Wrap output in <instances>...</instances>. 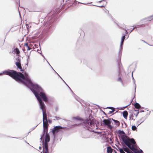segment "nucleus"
<instances>
[{
  "label": "nucleus",
  "mask_w": 153,
  "mask_h": 153,
  "mask_svg": "<svg viewBox=\"0 0 153 153\" xmlns=\"http://www.w3.org/2000/svg\"><path fill=\"white\" fill-rule=\"evenodd\" d=\"M4 74L8 75L16 81L22 83L31 91L32 88L37 87L38 84L33 83L28 74L25 73L24 75L21 72H17L14 70L8 69L2 72Z\"/></svg>",
  "instance_id": "nucleus-1"
},
{
  "label": "nucleus",
  "mask_w": 153,
  "mask_h": 153,
  "mask_svg": "<svg viewBox=\"0 0 153 153\" xmlns=\"http://www.w3.org/2000/svg\"><path fill=\"white\" fill-rule=\"evenodd\" d=\"M37 87H35L31 90L33 93L37 100L39 102L40 108L42 111L43 119L47 118V114L45 110V105L41 98L45 102H48L47 97L45 94L44 92L43 89L38 85Z\"/></svg>",
  "instance_id": "nucleus-2"
},
{
  "label": "nucleus",
  "mask_w": 153,
  "mask_h": 153,
  "mask_svg": "<svg viewBox=\"0 0 153 153\" xmlns=\"http://www.w3.org/2000/svg\"><path fill=\"white\" fill-rule=\"evenodd\" d=\"M120 140L122 141L123 143L126 145L128 148L134 152H136V149L133 146L132 144H135L136 142L134 139L132 138H129V137L126 136L118 135Z\"/></svg>",
  "instance_id": "nucleus-3"
},
{
  "label": "nucleus",
  "mask_w": 153,
  "mask_h": 153,
  "mask_svg": "<svg viewBox=\"0 0 153 153\" xmlns=\"http://www.w3.org/2000/svg\"><path fill=\"white\" fill-rule=\"evenodd\" d=\"M92 114H90L88 118H87L82 123V125L83 128L89 131H90L91 130L90 126H91L92 125H93V126L97 125V123H98V122L94 119H92Z\"/></svg>",
  "instance_id": "nucleus-4"
},
{
  "label": "nucleus",
  "mask_w": 153,
  "mask_h": 153,
  "mask_svg": "<svg viewBox=\"0 0 153 153\" xmlns=\"http://www.w3.org/2000/svg\"><path fill=\"white\" fill-rule=\"evenodd\" d=\"M54 19L52 18V17L50 18L47 22L45 21L44 25L45 28L43 30L42 33L43 34L46 35L48 33L53 30V23Z\"/></svg>",
  "instance_id": "nucleus-5"
},
{
  "label": "nucleus",
  "mask_w": 153,
  "mask_h": 153,
  "mask_svg": "<svg viewBox=\"0 0 153 153\" xmlns=\"http://www.w3.org/2000/svg\"><path fill=\"white\" fill-rule=\"evenodd\" d=\"M112 119L108 118L107 119H104L102 121L103 123L101 125H104V126H107L110 129L113 128V126L111 125V122Z\"/></svg>",
  "instance_id": "nucleus-6"
},
{
  "label": "nucleus",
  "mask_w": 153,
  "mask_h": 153,
  "mask_svg": "<svg viewBox=\"0 0 153 153\" xmlns=\"http://www.w3.org/2000/svg\"><path fill=\"white\" fill-rule=\"evenodd\" d=\"M42 139H43L42 142L43 141V142L48 143L50 141V140L49 134L48 133H45L43 135V134L40 138L41 140H42Z\"/></svg>",
  "instance_id": "nucleus-7"
},
{
  "label": "nucleus",
  "mask_w": 153,
  "mask_h": 153,
  "mask_svg": "<svg viewBox=\"0 0 153 153\" xmlns=\"http://www.w3.org/2000/svg\"><path fill=\"white\" fill-rule=\"evenodd\" d=\"M91 133L89 131H87L83 132L81 134V137L83 139L90 138L91 137Z\"/></svg>",
  "instance_id": "nucleus-8"
},
{
  "label": "nucleus",
  "mask_w": 153,
  "mask_h": 153,
  "mask_svg": "<svg viewBox=\"0 0 153 153\" xmlns=\"http://www.w3.org/2000/svg\"><path fill=\"white\" fill-rule=\"evenodd\" d=\"M64 128L59 126H56L52 129V131L53 134L54 135L59 131L61 129Z\"/></svg>",
  "instance_id": "nucleus-9"
},
{
  "label": "nucleus",
  "mask_w": 153,
  "mask_h": 153,
  "mask_svg": "<svg viewBox=\"0 0 153 153\" xmlns=\"http://www.w3.org/2000/svg\"><path fill=\"white\" fill-rule=\"evenodd\" d=\"M43 145V151H44L43 152L48 153V143L42 142Z\"/></svg>",
  "instance_id": "nucleus-10"
},
{
  "label": "nucleus",
  "mask_w": 153,
  "mask_h": 153,
  "mask_svg": "<svg viewBox=\"0 0 153 153\" xmlns=\"http://www.w3.org/2000/svg\"><path fill=\"white\" fill-rule=\"evenodd\" d=\"M48 125L43 126V135H44L45 134L48 133Z\"/></svg>",
  "instance_id": "nucleus-11"
},
{
  "label": "nucleus",
  "mask_w": 153,
  "mask_h": 153,
  "mask_svg": "<svg viewBox=\"0 0 153 153\" xmlns=\"http://www.w3.org/2000/svg\"><path fill=\"white\" fill-rule=\"evenodd\" d=\"M73 119L76 120H79L82 121H83V122L86 119H84L80 117L79 116H77L76 117H73Z\"/></svg>",
  "instance_id": "nucleus-12"
},
{
  "label": "nucleus",
  "mask_w": 153,
  "mask_h": 153,
  "mask_svg": "<svg viewBox=\"0 0 153 153\" xmlns=\"http://www.w3.org/2000/svg\"><path fill=\"white\" fill-rule=\"evenodd\" d=\"M123 115L124 118L127 119L128 115V113L127 111L125 110L123 112Z\"/></svg>",
  "instance_id": "nucleus-13"
},
{
  "label": "nucleus",
  "mask_w": 153,
  "mask_h": 153,
  "mask_svg": "<svg viewBox=\"0 0 153 153\" xmlns=\"http://www.w3.org/2000/svg\"><path fill=\"white\" fill-rule=\"evenodd\" d=\"M43 126L48 125L47 118H45L44 119H43Z\"/></svg>",
  "instance_id": "nucleus-14"
},
{
  "label": "nucleus",
  "mask_w": 153,
  "mask_h": 153,
  "mask_svg": "<svg viewBox=\"0 0 153 153\" xmlns=\"http://www.w3.org/2000/svg\"><path fill=\"white\" fill-rule=\"evenodd\" d=\"M118 134H119V135H123L125 134V132L123 130H118L117 132Z\"/></svg>",
  "instance_id": "nucleus-15"
},
{
  "label": "nucleus",
  "mask_w": 153,
  "mask_h": 153,
  "mask_svg": "<svg viewBox=\"0 0 153 153\" xmlns=\"http://www.w3.org/2000/svg\"><path fill=\"white\" fill-rule=\"evenodd\" d=\"M123 42H121L120 44V47H121V49H120V51H119V55H121L122 53V47L123 45Z\"/></svg>",
  "instance_id": "nucleus-16"
},
{
  "label": "nucleus",
  "mask_w": 153,
  "mask_h": 153,
  "mask_svg": "<svg viewBox=\"0 0 153 153\" xmlns=\"http://www.w3.org/2000/svg\"><path fill=\"white\" fill-rule=\"evenodd\" d=\"M112 120L114 122L115 124L117 125V126H119L120 124V122L117 120L112 118Z\"/></svg>",
  "instance_id": "nucleus-17"
},
{
  "label": "nucleus",
  "mask_w": 153,
  "mask_h": 153,
  "mask_svg": "<svg viewBox=\"0 0 153 153\" xmlns=\"http://www.w3.org/2000/svg\"><path fill=\"white\" fill-rule=\"evenodd\" d=\"M134 106L135 108L136 109H138L141 107L139 103L137 102H136L134 104Z\"/></svg>",
  "instance_id": "nucleus-18"
},
{
  "label": "nucleus",
  "mask_w": 153,
  "mask_h": 153,
  "mask_svg": "<svg viewBox=\"0 0 153 153\" xmlns=\"http://www.w3.org/2000/svg\"><path fill=\"white\" fill-rule=\"evenodd\" d=\"M107 153H111L112 152V149L110 146H108L107 148Z\"/></svg>",
  "instance_id": "nucleus-19"
},
{
  "label": "nucleus",
  "mask_w": 153,
  "mask_h": 153,
  "mask_svg": "<svg viewBox=\"0 0 153 153\" xmlns=\"http://www.w3.org/2000/svg\"><path fill=\"white\" fill-rule=\"evenodd\" d=\"M152 19H153V16L152 15L147 18L144 19L143 20L146 19L148 21H150Z\"/></svg>",
  "instance_id": "nucleus-20"
},
{
  "label": "nucleus",
  "mask_w": 153,
  "mask_h": 153,
  "mask_svg": "<svg viewBox=\"0 0 153 153\" xmlns=\"http://www.w3.org/2000/svg\"><path fill=\"white\" fill-rule=\"evenodd\" d=\"M13 51L15 52L16 53V54H17V55L18 54L20 53V51H19V50L17 48H16L14 49V50Z\"/></svg>",
  "instance_id": "nucleus-21"
},
{
  "label": "nucleus",
  "mask_w": 153,
  "mask_h": 153,
  "mask_svg": "<svg viewBox=\"0 0 153 153\" xmlns=\"http://www.w3.org/2000/svg\"><path fill=\"white\" fill-rule=\"evenodd\" d=\"M118 148L119 149V151L120 153H125L124 151V150L123 148H120L119 147H118Z\"/></svg>",
  "instance_id": "nucleus-22"
},
{
  "label": "nucleus",
  "mask_w": 153,
  "mask_h": 153,
  "mask_svg": "<svg viewBox=\"0 0 153 153\" xmlns=\"http://www.w3.org/2000/svg\"><path fill=\"white\" fill-rule=\"evenodd\" d=\"M25 46L27 48V51L30 50L31 49V48L29 47L27 43L25 44Z\"/></svg>",
  "instance_id": "nucleus-23"
},
{
  "label": "nucleus",
  "mask_w": 153,
  "mask_h": 153,
  "mask_svg": "<svg viewBox=\"0 0 153 153\" xmlns=\"http://www.w3.org/2000/svg\"><path fill=\"white\" fill-rule=\"evenodd\" d=\"M123 149H124V151L127 152H129L128 151V149L126 148V147L124 146H123Z\"/></svg>",
  "instance_id": "nucleus-24"
},
{
  "label": "nucleus",
  "mask_w": 153,
  "mask_h": 153,
  "mask_svg": "<svg viewBox=\"0 0 153 153\" xmlns=\"http://www.w3.org/2000/svg\"><path fill=\"white\" fill-rule=\"evenodd\" d=\"M134 116L133 115V114L132 113H131V114H130L129 116V120H133L134 121L135 120V119H133V117Z\"/></svg>",
  "instance_id": "nucleus-25"
},
{
  "label": "nucleus",
  "mask_w": 153,
  "mask_h": 153,
  "mask_svg": "<svg viewBox=\"0 0 153 153\" xmlns=\"http://www.w3.org/2000/svg\"><path fill=\"white\" fill-rule=\"evenodd\" d=\"M70 1V2H71V4H73L75 2H78V1H76V0H68V1ZM78 3H80L79 2H78Z\"/></svg>",
  "instance_id": "nucleus-26"
},
{
  "label": "nucleus",
  "mask_w": 153,
  "mask_h": 153,
  "mask_svg": "<svg viewBox=\"0 0 153 153\" xmlns=\"http://www.w3.org/2000/svg\"><path fill=\"white\" fill-rule=\"evenodd\" d=\"M117 80L118 81L120 82L121 83V84H123V80H122L121 78L120 77H119L117 79Z\"/></svg>",
  "instance_id": "nucleus-27"
},
{
  "label": "nucleus",
  "mask_w": 153,
  "mask_h": 153,
  "mask_svg": "<svg viewBox=\"0 0 153 153\" xmlns=\"http://www.w3.org/2000/svg\"><path fill=\"white\" fill-rule=\"evenodd\" d=\"M55 71V72L58 74V75L60 77L62 80L64 81V82L65 83V84L67 85V86L70 88V89L71 90V91L72 92V90L69 87L68 85L65 83V82L62 79V77L59 75V74L57 73Z\"/></svg>",
  "instance_id": "nucleus-28"
},
{
  "label": "nucleus",
  "mask_w": 153,
  "mask_h": 153,
  "mask_svg": "<svg viewBox=\"0 0 153 153\" xmlns=\"http://www.w3.org/2000/svg\"><path fill=\"white\" fill-rule=\"evenodd\" d=\"M137 129V127L134 125H133L131 127V129L133 131H135Z\"/></svg>",
  "instance_id": "nucleus-29"
},
{
  "label": "nucleus",
  "mask_w": 153,
  "mask_h": 153,
  "mask_svg": "<svg viewBox=\"0 0 153 153\" xmlns=\"http://www.w3.org/2000/svg\"><path fill=\"white\" fill-rule=\"evenodd\" d=\"M18 56H19V55H18ZM16 60H17L16 62H21V58L19 56H18L17 58H16Z\"/></svg>",
  "instance_id": "nucleus-30"
},
{
  "label": "nucleus",
  "mask_w": 153,
  "mask_h": 153,
  "mask_svg": "<svg viewBox=\"0 0 153 153\" xmlns=\"http://www.w3.org/2000/svg\"><path fill=\"white\" fill-rule=\"evenodd\" d=\"M17 68H18L19 69H20V71H22L23 72L24 70L22 69V66L21 65H19V66H17Z\"/></svg>",
  "instance_id": "nucleus-31"
},
{
  "label": "nucleus",
  "mask_w": 153,
  "mask_h": 153,
  "mask_svg": "<svg viewBox=\"0 0 153 153\" xmlns=\"http://www.w3.org/2000/svg\"><path fill=\"white\" fill-rule=\"evenodd\" d=\"M125 39V35L123 36L121 38V42H123L124 40Z\"/></svg>",
  "instance_id": "nucleus-32"
},
{
  "label": "nucleus",
  "mask_w": 153,
  "mask_h": 153,
  "mask_svg": "<svg viewBox=\"0 0 153 153\" xmlns=\"http://www.w3.org/2000/svg\"><path fill=\"white\" fill-rule=\"evenodd\" d=\"M134 111H136L137 112V113H136V116H135V117H137V116L138 115L139 113V112L138 111V110H134Z\"/></svg>",
  "instance_id": "nucleus-33"
},
{
  "label": "nucleus",
  "mask_w": 153,
  "mask_h": 153,
  "mask_svg": "<svg viewBox=\"0 0 153 153\" xmlns=\"http://www.w3.org/2000/svg\"><path fill=\"white\" fill-rule=\"evenodd\" d=\"M17 67V66H19L20 65H21V62H16L15 63Z\"/></svg>",
  "instance_id": "nucleus-34"
},
{
  "label": "nucleus",
  "mask_w": 153,
  "mask_h": 153,
  "mask_svg": "<svg viewBox=\"0 0 153 153\" xmlns=\"http://www.w3.org/2000/svg\"><path fill=\"white\" fill-rule=\"evenodd\" d=\"M137 152V153H143V152L141 149H140V150L138 151L137 152V151L136 152Z\"/></svg>",
  "instance_id": "nucleus-35"
},
{
  "label": "nucleus",
  "mask_w": 153,
  "mask_h": 153,
  "mask_svg": "<svg viewBox=\"0 0 153 153\" xmlns=\"http://www.w3.org/2000/svg\"><path fill=\"white\" fill-rule=\"evenodd\" d=\"M130 104H129L125 107H122V108H121L120 109H119L120 110H123L125 108H126V107H127Z\"/></svg>",
  "instance_id": "nucleus-36"
},
{
  "label": "nucleus",
  "mask_w": 153,
  "mask_h": 153,
  "mask_svg": "<svg viewBox=\"0 0 153 153\" xmlns=\"http://www.w3.org/2000/svg\"><path fill=\"white\" fill-rule=\"evenodd\" d=\"M141 41L143 42H144L147 44L148 45H150V46H152V45H150L148 43H147L146 42H145V41L144 40H142V39H141L140 40Z\"/></svg>",
  "instance_id": "nucleus-37"
},
{
  "label": "nucleus",
  "mask_w": 153,
  "mask_h": 153,
  "mask_svg": "<svg viewBox=\"0 0 153 153\" xmlns=\"http://www.w3.org/2000/svg\"><path fill=\"white\" fill-rule=\"evenodd\" d=\"M112 108H114L112 107H108L106 108H109L111 109H112Z\"/></svg>",
  "instance_id": "nucleus-38"
},
{
  "label": "nucleus",
  "mask_w": 153,
  "mask_h": 153,
  "mask_svg": "<svg viewBox=\"0 0 153 153\" xmlns=\"http://www.w3.org/2000/svg\"><path fill=\"white\" fill-rule=\"evenodd\" d=\"M143 121L142 122H141L140 123H139V121H138L137 122V123H138L137 126V127H138L142 123H143Z\"/></svg>",
  "instance_id": "nucleus-39"
},
{
  "label": "nucleus",
  "mask_w": 153,
  "mask_h": 153,
  "mask_svg": "<svg viewBox=\"0 0 153 153\" xmlns=\"http://www.w3.org/2000/svg\"><path fill=\"white\" fill-rule=\"evenodd\" d=\"M37 51H38V53H41V51L40 49V50H39L38 49L37 50Z\"/></svg>",
  "instance_id": "nucleus-40"
},
{
  "label": "nucleus",
  "mask_w": 153,
  "mask_h": 153,
  "mask_svg": "<svg viewBox=\"0 0 153 153\" xmlns=\"http://www.w3.org/2000/svg\"><path fill=\"white\" fill-rule=\"evenodd\" d=\"M134 28H133L132 30H130V31H129V33H131L134 30Z\"/></svg>",
  "instance_id": "nucleus-41"
},
{
  "label": "nucleus",
  "mask_w": 153,
  "mask_h": 153,
  "mask_svg": "<svg viewBox=\"0 0 153 153\" xmlns=\"http://www.w3.org/2000/svg\"><path fill=\"white\" fill-rule=\"evenodd\" d=\"M112 113V111H109V113H108V114H111Z\"/></svg>",
  "instance_id": "nucleus-42"
},
{
  "label": "nucleus",
  "mask_w": 153,
  "mask_h": 153,
  "mask_svg": "<svg viewBox=\"0 0 153 153\" xmlns=\"http://www.w3.org/2000/svg\"><path fill=\"white\" fill-rule=\"evenodd\" d=\"M112 109H111L112 110L111 111H112V112L113 113V112L115 111V110L114 109V108H112Z\"/></svg>",
  "instance_id": "nucleus-43"
},
{
  "label": "nucleus",
  "mask_w": 153,
  "mask_h": 153,
  "mask_svg": "<svg viewBox=\"0 0 153 153\" xmlns=\"http://www.w3.org/2000/svg\"><path fill=\"white\" fill-rule=\"evenodd\" d=\"M144 111L143 110H140V113H141V112H144Z\"/></svg>",
  "instance_id": "nucleus-44"
},
{
  "label": "nucleus",
  "mask_w": 153,
  "mask_h": 153,
  "mask_svg": "<svg viewBox=\"0 0 153 153\" xmlns=\"http://www.w3.org/2000/svg\"><path fill=\"white\" fill-rule=\"evenodd\" d=\"M29 58V56H28V58H27V61L28 62V58ZM27 65H27H28V62H27V64H26Z\"/></svg>",
  "instance_id": "nucleus-45"
},
{
  "label": "nucleus",
  "mask_w": 153,
  "mask_h": 153,
  "mask_svg": "<svg viewBox=\"0 0 153 153\" xmlns=\"http://www.w3.org/2000/svg\"><path fill=\"white\" fill-rule=\"evenodd\" d=\"M104 1V0H102V1H98V2L99 3H100L101 2H102V1Z\"/></svg>",
  "instance_id": "nucleus-46"
},
{
  "label": "nucleus",
  "mask_w": 153,
  "mask_h": 153,
  "mask_svg": "<svg viewBox=\"0 0 153 153\" xmlns=\"http://www.w3.org/2000/svg\"><path fill=\"white\" fill-rule=\"evenodd\" d=\"M136 87L135 86V91H134V97H135V92H136Z\"/></svg>",
  "instance_id": "nucleus-47"
},
{
  "label": "nucleus",
  "mask_w": 153,
  "mask_h": 153,
  "mask_svg": "<svg viewBox=\"0 0 153 153\" xmlns=\"http://www.w3.org/2000/svg\"><path fill=\"white\" fill-rule=\"evenodd\" d=\"M97 6V7H104L103 5L100 6Z\"/></svg>",
  "instance_id": "nucleus-48"
},
{
  "label": "nucleus",
  "mask_w": 153,
  "mask_h": 153,
  "mask_svg": "<svg viewBox=\"0 0 153 153\" xmlns=\"http://www.w3.org/2000/svg\"><path fill=\"white\" fill-rule=\"evenodd\" d=\"M17 138L18 139H22V138L21 137H18V138Z\"/></svg>",
  "instance_id": "nucleus-49"
},
{
  "label": "nucleus",
  "mask_w": 153,
  "mask_h": 153,
  "mask_svg": "<svg viewBox=\"0 0 153 153\" xmlns=\"http://www.w3.org/2000/svg\"><path fill=\"white\" fill-rule=\"evenodd\" d=\"M102 112L104 115H106V114L104 111H102Z\"/></svg>",
  "instance_id": "nucleus-50"
},
{
  "label": "nucleus",
  "mask_w": 153,
  "mask_h": 153,
  "mask_svg": "<svg viewBox=\"0 0 153 153\" xmlns=\"http://www.w3.org/2000/svg\"><path fill=\"white\" fill-rule=\"evenodd\" d=\"M133 72H132V79L134 80V78L133 77Z\"/></svg>",
  "instance_id": "nucleus-51"
},
{
  "label": "nucleus",
  "mask_w": 153,
  "mask_h": 153,
  "mask_svg": "<svg viewBox=\"0 0 153 153\" xmlns=\"http://www.w3.org/2000/svg\"><path fill=\"white\" fill-rule=\"evenodd\" d=\"M42 149V147H39V149L41 150V149Z\"/></svg>",
  "instance_id": "nucleus-52"
},
{
  "label": "nucleus",
  "mask_w": 153,
  "mask_h": 153,
  "mask_svg": "<svg viewBox=\"0 0 153 153\" xmlns=\"http://www.w3.org/2000/svg\"><path fill=\"white\" fill-rule=\"evenodd\" d=\"M128 33V32H127V31L126 30V33L127 34Z\"/></svg>",
  "instance_id": "nucleus-53"
},
{
  "label": "nucleus",
  "mask_w": 153,
  "mask_h": 153,
  "mask_svg": "<svg viewBox=\"0 0 153 153\" xmlns=\"http://www.w3.org/2000/svg\"><path fill=\"white\" fill-rule=\"evenodd\" d=\"M114 151V153H117V152L116 151H115V150Z\"/></svg>",
  "instance_id": "nucleus-54"
},
{
  "label": "nucleus",
  "mask_w": 153,
  "mask_h": 153,
  "mask_svg": "<svg viewBox=\"0 0 153 153\" xmlns=\"http://www.w3.org/2000/svg\"><path fill=\"white\" fill-rule=\"evenodd\" d=\"M121 62L120 61V62H118V64L119 65V64H120V63Z\"/></svg>",
  "instance_id": "nucleus-55"
},
{
  "label": "nucleus",
  "mask_w": 153,
  "mask_h": 153,
  "mask_svg": "<svg viewBox=\"0 0 153 153\" xmlns=\"http://www.w3.org/2000/svg\"><path fill=\"white\" fill-rule=\"evenodd\" d=\"M51 120H49V123H50V122H51Z\"/></svg>",
  "instance_id": "nucleus-56"
},
{
  "label": "nucleus",
  "mask_w": 153,
  "mask_h": 153,
  "mask_svg": "<svg viewBox=\"0 0 153 153\" xmlns=\"http://www.w3.org/2000/svg\"><path fill=\"white\" fill-rule=\"evenodd\" d=\"M2 74V73H0V75Z\"/></svg>",
  "instance_id": "nucleus-57"
},
{
  "label": "nucleus",
  "mask_w": 153,
  "mask_h": 153,
  "mask_svg": "<svg viewBox=\"0 0 153 153\" xmlns=\"http://www.w3.org/2000/svg\"><path fill=\"white\" fill-rule=\"evenodd\" d=\"M55 117L57 118V117ZM58 118H59V117H58Z\"/></svg>",
  "instance_id": "nucleus-58"
},
{
  "label": "nucleus",
  "mask_w": 153,
  "mask_h": 153,
  "mask_svg": "<svg viewBox=\"0 0 153 153\" xmlns=\"http://www.w3.org/2000/svg\"><path fill=\"white\" fill-rule=\"evenodd\" d=\"M42 56H43V57H44V58H45V56H43V55H42Z\"/></svg>",
  "instance_id": "nucleus-59"
},
{
  "label": "nucleus",
  "mask_w": 153,
  "mask_h": 153,
  "mask_svg": "<svg viewBox=\"0 0 153 153\" xmlns=\"http://www.w3.org/2000/svg\"><path fill=\"white\" fill-rule=\"evenodd\" d=\"M116 140H117V137H116Z\"/></svg>",
  "instance_id": "nucleus-60"
},
{
  "label": "nucleus",
  "mask_w": 153,
  "mask_h": 153,
  "mask_svg": "<svg viewBox=\"0 0 153 153\" xmlns=\"http://www.w3.org/2000/svg\"><path fill=\"white\" fill-rule=\"evenodd\" d=\"M47 62H48V64H49V65H50V64H49V63L48 62V61H47Z\"/></svg>",
  "instance_id": "nucleus-61"
},
{
  "label": "nucleus",
  "mask_w": 153,
  "mask_h": 153,
  "mask_svg": "<svg viewBox=\"0 0 153 153\" xmlns=\"http://www.w3.org/2000/svg\"><path fill=\"white\" fill-rule=\"evenodd\" d=\"M43 153H47V152H43Z\"/></svg>",
  "instance_id": "nucleus-62"
},
{
  "label": "nucleus",
  "mask_w": 153,
  "mask_h": 153,
  "mask_svg": "<svg viewBox=\"0 0 153 153\" xmlns=\"http://www.w3.org/2000/svg\"><path fill=\"white\" fill-rule=\"evenodd\" d=\"M97 105V106H98V105Z\"/></svg>",
  "instance_id": "nucleus-63"
},
{
  "label": "nucleus",
  "mask_w": 153,
  "mask_h": 153,
  "mask_svg": "<svg viewBox=\"0 0 153 153\" xmlns=\"http://www.w3.org/2000/svg\"><path fill=\"white\" fill-rule=\"evenodd\" d=\"M75 125H76V124H75Z\"/></svg>",
  "instance_id": "nucleus-64"
}]
</instances>
